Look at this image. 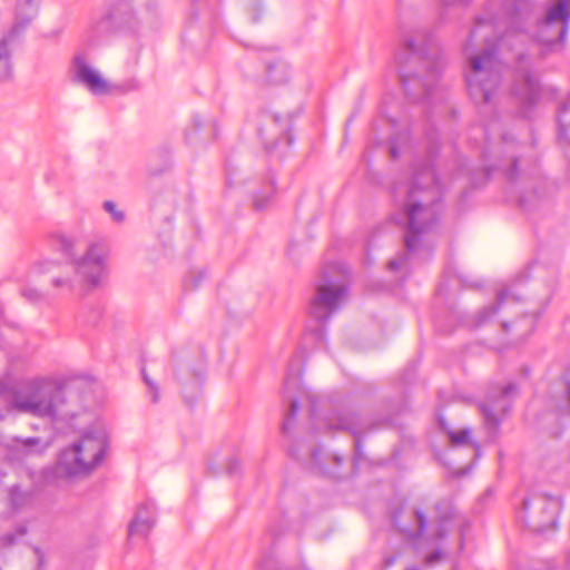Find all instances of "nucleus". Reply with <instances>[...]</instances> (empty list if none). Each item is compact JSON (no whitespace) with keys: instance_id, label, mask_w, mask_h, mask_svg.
<instances>
[{"instance_id":"nucleus-1","label":"nucleus","mask_w":570,"mask_h":570,"mask_svg":"<svg viewBox=\"0 0 570 570\" xmlns=\"http://www.w3.org/2000/svg\"><path fill=\"white\" fill-rule=\"evenodd\" d=\"M533 0H504L502 14L478 17L464 45L469 58L466 86L475 102H489L500 85L501 62L498 55L512 50V41L528 38L523 23L529 19Z\"/></svg>"},{"instance_id":"nucleus-2","label":"nucleus","mask_w":570,"mask_h":570,"mask_svg":"<svg viewBox=\"0 0 570 570\" xmlns=\"http://www.w3.org/2000/svg\"><path fill=\"white\" fill-rule=\"evenodd\" d=\"M393 196L400 206L394 219L406 229V252L392 259L389 268L407 271L416 261L431 256L432 247L426 240V234L438 222L442 209L441 185L431 160H415L412 180L397 181L393 187Z\"/></svg>"},{"instance_id":"nucleus-3","label":"nucleus","mask_w":570,"mask_h":570,"mask_svg":"<svg viewBox=\"0 0 570 570\" xmlns=\"http://www.w3.org/2000/svg\"><path fill=\"white\" fill-rule=\"evenodd\" d=\"M79 420L80 438L60 452L55 465L39 473L28 469L27 476L35 489L65 488L72 479L92 472L105 460L110 445L108 421L96 413H83Z\"/></svg>"},{"instance_id":"nucleus-4","label":"nucleus","mask_w":570,"mask_h":570,"mask_svg":"<svg viewBox=\"0 0 570 570\" xmlns=\"http://www.w3.org/2000/svg\"><path fill=\"white\" fill-rule=\"evenodd\" d=\"M302 371L299 365L291 364L284 381V397L289 403V411L284 420L283 430L288 431L298 411V400L293 396L295 392L306 393L311 399V416L313 424L320 429L330 431H348L354 438L356 468L361 460L360 434L364 432L365 422L351 409L343 404H330L316 400L309 392H306L302 384Z\"/></svg>"},{"instance_id":"nucleus-5","label":"nucleus","mask_w":570,"mask_h":570,"mask_svg":"<svg viewBox=\"0 0 570 570\" xmlns=\"http://www.w3.org/2000/svg\"><path fill=\"white\" fill-rule=\"evenodd\" d=\"M420 31L415 36H403V42L394 56V68L405 94L413 100H428L431 97L433 83L438 80L442 62L431 53L430 43L425 47L417 43V38H424Z\"/></svg>"},{"instance_id":"nucleus-6","label":"nucleus","mask_w":570,"mask_h":570,"mask_svg":"<svg viewBox=\"0 0 570 570\" xmlns=\"http://www.w3.org/2000/svg\"><path fill=\"white\" fill-rule=\"evenodd\" d=\"M59 394L58 383L50 376L28 379L17 386L0 381V421L14 413L53 419Z\"/></svg>"},{"instance_id":"nucleus-7","label":"nucleus","mask_w":570,"mask_h":570,"mask_svg":"<svg viewBox=\"0 0 570 570\" xmlns=\"http://www.w3.org/2000/svg\"><path fill=\"white\" fill-rule=\"evenodd\" d=\"M348 295L347 272L342 264L326 266L315 282L308 313L317 322L315 328L307 327L305 340L315 341L317 347L325 346L324 322L328 321L345 304Z\"/></svg>"},{"instance_id":"nucleus-8","label":"nucleus","mask_w":570,"mask_h":570,"mask_svg":"<svg viewBox=\"0 0 570 570\" xmlns=\"http://www.w3.org/2000/svg\"><path fill=\"white\" fill-rule=\"evenodd\" d=\"M392 520L397 531L415 550H433L426 557L428 564L440 559L439 543L451 530L452 515L438 514L432 521L422 507L403 504L393 513Z\"/></svg>"},{"instance_id":"nucleus-9","label":"nucleus","mask_w":570,"mask_h":570,"mask_svg":"<svg viewBox=\"0 0 570 570\" xmlns=\"http://www.w3.org/2000/svg\"><path fill=\"white\" fill-rule=\"evenodd\" d=\"M37 14V0H0V82L13 73L12 47Z\"/></svg>"},{"instance_id":"nucleus-10","label":"nucleus","mask_w":570,"mask_h":570,"mask_svg":"<svg viewBox=\"0 0 570 570\" xmlns=\"http://www.w3.org/2000/svg\"><path fill=\"white\" fill-rule=\"evenodd\" d=\"M111 248L104 240H92L87 244L82 254L75 256L71 265L73 276H60L52 281L53 286L73 289L77 283L88 287H98L108 277Z\"/></svg>"},{"instance_id":"nucleus-11","label":"nucleus","mask_w":570,"mask_h":570,"mask_svg":"<svg viewBox=\"0 0 570 570\" xmlns=\"http://www.w3.org/2000/svg\"><path fill=\"white\" fill-rule=\"evenodd\" d=\"M570 22V0H547L543 16L538 19L531 38L546 53L562 47Z\"/></svg>"},{"instance_id":"nucleus-12","label":"nucleus","mask_w":570,"mask_h":570,"mask_svg":"<svg viewBox=\"0 0 570 570\" xmlns=\"http://www.w3.org/2000/svg\"><path fill=\"white\" fill-rule=\"evenodd\" d=\"M533 52L517 53V70L512 95L522 106V115L528 117L531 107L543 99H553L557 91L553 87L542 85L537 78L532 61Z\"/></svg>"},{"instance_id":"nucleus-13","label":"nucleus","mask_w":570,"mask_h":570,"mask_svg":"<svg viewBox=\"0 0 570 570\" xmlns=\"http://www.w3.org/2000/svg\"><path fill=\"white\" fill-rule=\"evenodd\" d=\"M70 72L73 81L85 87L94 96H108L115 90L111 80L95 67L85 55L79 53L73 57Z\"/></svg>"},{"instance_id":"nucleus-14","label":"nucleus","mask_w":570,"mask_h":570,"mask_svg":"<svg viewBox=\"0 0 570 570\" xmlns=\"http://www.w3.org/2000/svg\"><path fill=\"white\" fill-rule=\"evenodd\" d=\"M517 395V387L510 383L504 387L491 391L480 409L488 430L493 431L500 423V416L510 409L512 399Z\"/></svg>"},{"instance_id":"nucleus-15","label":"nucleus","mask_w":570,"mask_h":570,"mask_svg":"<svg viewBox=\"0 0 570 570\" xmlns=\"http://www.w3.org/2000/svg\"><path fill=\"white\" fill-rule=\"evenodd\" d=\"M10 461L23 462L31 458L42 455L51 442L40 436L19 438L12 436L0 441Z\"/></svg>"},{"instance_id":"nucleus-16","label":"nucleus","mask_w":570,"mask_h":570,"mask_svg":"<svg viewBox=\"0 0 570 570\" xmlns=\"http://www.w3.org/2000/svg\"><path fill=\"white\" fill-rule=\"evenodd\" d=\"M156 520V505L154 501L147 500L139 504L134 520L129 524L128 535L130 539L136 537L145 538L151 530Z\"/></svg>"},{"instance_id":"nucleus-17","label":"nucleus","mask_w":570,"mask_h":570,"mask_svg":"<svg viewBox=\"0 0 570 570\" xmlns=\"http://www.w3.org/2000/svg\"><path fill=\"white\" fill-rule=\"evenodd\" d=\"M48 240L56 250L72 262L73 257L79 255L77 248L82 237L80 233L75 230L57 229L48 234Z\"/></svg>"},{"instance_id":"nucleus-18","label":"nucleus","mask_w":570,"mask_h":570,"mask_svg":"<svg viewBox=\"0 0 570 570\" xmlns=\"http://www.w3.org/2000/svg\"><path fill=\"white\" fill-rule=\"evenodd\" d=\"M518 298L511 288H503L497 295V302L493 305L484 307L473 320L472 326L480 327L491 322L499 311L517 304Z\"/></svg>"},{"instance_id":"nucleus-19","label":"nucleus","mask_w":570,"mask_h":570,"mask_svg":"<svg viewBox=\"0 0 570 570\" xmlns=\"http://www.w3.org/2000/svg\"><path fill=\"white\" fill-rule=\"evenodd\" d=\"M535 503L537 505H540L544 513L548 514V518L546 520V525H538L534 527L533 530L537 532H543L546 531L547 525H554L556 524V511L559 507V502L556 498H544V497H535L534 499H524L522 503V511L520 514V518L525 521L527 515L530 512L532 503Z\"/></svg>"},{"instance_id":"nucleus-20","label":"nucleus","mask_w":570,"mask_h":570,"mask_svg":"<svg viewBox=\"0 0 570 570\" xmlns=\"http://www.w3.org/2000/svg\"><path fill=\"white\" fill-rule=\"evenodd\" d=\"M439 425L446 433L450 443L453 446H464L472 444L470 429L464 428L459 431L451 430L442 416L439 417Z\"/></svg>"},{"instance_id":"nucleus-21","label":"nucleus","mask_w":570,"mask_h":570,"mask_svg":"<svg viewBox=\"0 0 570 570\" xmlns=\"http://www.w3.org/2000/svg\"><path fill=\"white\" fill-rule=\"evenodd\" d=\"M33 530V522L29 524H18L13 532H6L0 534V549L11 547L19 542H27L24 540L27 533Z\"/></svg>"},{"instance_id":"nucleus-22","label":"nucleus","mask_w":570,"mask_h":570,"mask_svg":"<svg viewBox=\"0 0 570 570\" xmlns=\"http://www.w3.org/2000/svg\"><path fill=\"white\" fill-rule=\"evenodd\" d=\"M32 495L33 490L28 487L22 489L21 484L13 485L9 492L10 503L14 510L28 505L32 500Z\"/></svg>"},{"instance_id":"nucleus-23","label":"nucleus","mask_w":570,"mask_h":570,"mask_svg":"<svg viewBox=\"0 0 570 570\" xmlns=\"http://www.w3.org/2000/svg\"><path fill=\"white\" fill-rule=\"evenodd\" d=\"M259 137L263 139L265 148L268 153H274L279 146H291L292 145V137L288 132L283 131L282 136L277 138L275 142H269L268 138L264 131V129H259L258 131Z\"/></svg>"},{"instance_id":"nucleus-24","label":"nucleus","mask_w":570,"mask_h":570,"mask_svg":"<svg viewBox=\"0 0 570 570\" xmlns=\"http://www.w3.org/2000/svg\"><path fill=\"white\" fill-rule=\"evenodd\" d=\"M18 335V330L14 327L12 323H9L3 317L2 307L0 306V348L2 347V338L8 336L11 341H14Z\"/></svg>"},{"instance_id":"nucleus-25","label":"nucleus","mask_w":570,"mask_h":570,"mask_svg":"<svg viewBox=\"0 0 570 570\" xmlns=\"http://www.w3.org/2000/svg\"><path fill=\"white\" fill-rule=\"evenodd\" d=\"M273 180L271 179L259 193H255L254 195V204L257 208H263L265 206V200L273 194Z\"/></svg>"},{"instance_id":"nucleus-26","label":"nucleus","mask_w":570,"mask_h":570,"mask_svg":"<svg viewBox=\"0 0 570 570\" xmlns=\"http://www.w3.org/2000/svg\"><path fill=\"white\" fill-rule=\"evenodd\" d=\"M56 265V262L52 259H41L33 264L31 268V273L33 275H42L50 272Z\"/></svg>"},{"instance_id":"nucleus-27","label":"nucleus","mask_w":570,"mask_h":570,"mask_svg":"<svg viewBox=\"0 0 570 570\" xmlns=\"http://www.w3.org/2000/svg\"><path fill=\"white\" fill-rule=\"evenodd\" d=\"M104 209L111 216L114 222L120 223L125 218V214L117 208V205L114 202H105Z\"/></svg>"},{"instance_id":"nucleus-28","label":"nucleus","mask_w":570,"mask_h":570,"mask_svg":"<svg viewBox=\"0 0 570 570\" xmlns=\"http://www.w3.org/2000/svg\"><path fill=\"white\" fill-rule=\"evenodd\" d=\"M206 277V273L205 272H197V273H191L188 278L185 281V287L190 289V288H195L199 285L200 282H203Z\"/></svg>"},{"instance_id":"nucleus-29","label":"nucleus","mask_w":570,"mask_h":570,"mask_svg":"<svg viewBox=\"0 0 570 570\" xmlns=\"http://www.w3.org/2000/svg\"><path fill=\"white\" fill-rule=\"evenodd\" d=\"M569 108V106L567 104H563L562 107H561V111L558 116V126H559V134H560V138L561 139H564V140H568V137H567V134H566V128L562 124V120H561V114L564 112L567 109Z\"/></svg>"},{"instance_id":"nucleus-30","label":"nucleus","mask_w":570,"mask_h":570,"mask_svg":"<svg viewBox=\"0 0 570 570\" xmlns=\"http://www.w3.org/2000/svg\"><path fill=\"white\" fill-rule=\"evenodd\" d=\"M144 380L149 389L153 401L156 402L158 400L157 385L154 382H151L146 374H144Z\"/></svg>"},{"instance_id":"nucleus-31","label":"nucleus","mask_w":570,"mask_h":570,"mask_svg":"<svg viewBox=\"0 0 570 570\" xmlns=\"http://www.w3.org/2000/svg\"><path fill=\"white\" fill-rule=\"evenodd\" d=\"M397 139L399 138L395 137L391 140L390 154L393 158L399 157L401 153Z\"/></svg>"},{"instance_id":"nucleus-32","label":"nucleus","mask_w":570,"mask_h":570,"mask_svg":"<svg viewBox=\"0 0 570 570\" xmlns=\"http://www.w3.org/2000/svg\"><path fill=\"white\" fill-rule=\"evenodd\" d=\"M533 316H525L523 320L518 322V325L521 327L522 324L525 325V331L531 332L533 330Z\"/></svg>"},{"instance_id":"nucleus-33","label":"nucleus","mask_w":570,"mask_h":570,"mask_svg":"<svg viewBox=\"0 0 570 570\" xmlns=\"http://www.w3.org/2000/svg\"><path fill=\"white\" fill-rule=\"evenodd\" d=\"M312 461L318 465L320 468H322V460H321V451L320 450H315L313 451L312 453Z\"/></svg>"},{"instance_id":"nucleus-34","label":"nucleus","mask_w":570,"mask_h":570,"mask_svg":"<svg viewBox=\"0 0 570 570\" xmlns=\"http://www.w3.org/2000/svg\"><path fill=\"white\" fill-rule=\"evenodd\" d=\"M227 184L230 187L236 186L238 184V175L228 174L227 175Z\"/></svg>"},{"instance_id":"nucleus-35","label":"nucleus","mask_w":570,"mask_h":570,"mask_svg":"<svg viewBox=\"0 0 570 570\" xmlns=\"http://www.w3.org/2000/svg\"><path fill=\"white\" fill-rule=\"evenodd\" d=\"M269 130H277V131L282 130L283 131V128H279V126H278V118L277 117L271 118Z\"/></svg>"},{"instance_id":"nucleus-36","label":"nucleus","mask_w":570,"mask_h":570,"mask_svg":"<svg viewBox=\"0 0 570 570\" xmlns=\"http://www.w3.org/2000/svg\"><path fill=\"white\" fill-rule=\"evenodd\" d=\"M33 553L38 560V566L39 567H42V563H43V556L41 553V551L38 549V548H33Z\"/></svg>"},{"instance_id":"nucleus-37","label":"nucleus","mask_w":570,"mask_h":570,"mask_svg":"<svg viewBox=\"0 0 570 570\" xmlns=\"http://www.w3.org/2000/svg\"><path fill=\"white\" fill-rule=\"evenodd\" d=\"M443 3L445 4H454V3H461V4H465L468 3L470 0H441Z\"/></svg>"},{"instance_id":"nucleus-38","label":"nucleus","mask_w":570,"mask_h":570,"mask_svg":"<svg viewBox=\"0 0 570 570\" xmlns=\"http://www.w3.org/2000/svg\"><path fill=\"white\" fill-rule=\"evenodd\" d=\"M138 7H148L150 0H134Z\"/></svg>"},{"instance_id":"nucleus-39","label":"nucleus","mask_w":570,"mask_h":570,"mask_svg":"<svg viewBox=\"0 0 570 570\" xmlns=\"http://www.w3.org/2000/svg\"><path fill=\"white\" fill-rule=\"evenodd\" d=\"M332 459L334 460V462H335L336 464H341V462L343 461V458H342V456H340V455H337V454H333V455H332Z\"/></svg>"},{"instance_id":"nucleus-40","label":"nucleus","mask_w":570,"mask_h":570,"mask_svg":"<svg viewBox=\"0 0 570 570\" xmlns=\"http://www.w3.org/2000/svg\"><path fill=\"white\" fill-rule=\"evenodd\" d=\"M517 167H518V160H514L512 164L511 173H510L511 177L513 176L514 171L517 170Z\"/></svg>"},{"instance_id":"nucleus-41","label":"nucleus","mask_w":570,"mask_h":570,"mask_svg":"<svg viewBox=\"0 0 570 570\" xmlns=\"http://www.w3.org/2000/svg\"><path fill=\"white\" fill-rule=\"evenodd\" d=\"M501 325H502V327H503L505 331H509V330H510V324H509L508 322L502 321V322H501Z\"/></svg>"},{"instance_id":"nucleus-42","label":"nucleus","mask_w":570,"mask_h":570,"mask_svg":"<svg viewBox=\"0 0 570 570\" xmlns=\"http://www.w3.org/2000/svg\"><path fill=\"white\" fill-rule=\"evenodd\" d=\"M394 561H395V558H394V557H392V558H386V559H385V562H386V564H387V566L393 564V563H394Z\"/></svg>"},{"instance_id":"nucleus-43","label":"nucleus","mask_w":570,"mask_h":570,"mask_svg":"<svg viewBox=\"0 0 570 570\" xmlns=\"http://www.w3.org/2000/svg\"><path fill=\"white\" fill-rule=\"evenodd\" d=\"M194 121L196 122V126L200 125L198 117L194 118Z\"/></svg>"},{"instance_id":"nucleus-44","label":"nucleus","mask_w":570,"mask_h":570,"mask_svg":"<svg viewBox=\"0 0 570 570\" xmlns=\"http://www.w3.org/2000/svg\"><path fill=\"white\" fill-rule=\"evenodd\" d=\"M229 473H234V468L233 465L229 466Z\"/></svg>"},{"instance_id":"nucleus-45","label":"nucleus","mask_w":570,"mask_h":570,"mask_svg":"<svg viewBox=\"0 0 570 570\" xmlns=\"http://www.w3.org/2000/svg\"><path fill=\"white\" fill-rule=\"evenodd\" d=\"M37 295H30L29 298L30 299H35Z\"/></svg>"},{"instance_id":"nucleus-46","label":"nucleus","mask_w":570,"mask_h":570,"mask_svg":"<svg viewBox=\"0 0 570 570\" xmlns=\"http://www.w3.org/2000/svg\"><path fill=\"white\" fill-rule=\"evenodd\" d=\"M407 570H419L417 568H409Z\"/></svg>"},{"instance_id":"nucleus-47","label":"nucleus","mask_w":570,"mask_h":570,"mask_svg":"<svg viewBox=\"0 0 570 570\" xmlns=\"http://www.w3.org/2000/svg\"><path fill=\"white\" fill-rule=\"evenodd\" d=\"M524 333H528L525 330L523 332H521V335H524Z\"/></svg>"},{"instance_id":"nucleus-48","label":"nucleus","mask_w":570,"mask_h":570,"mask_svg":"<svg viewBox=\"0 0 570 570\" xmlns=\"http://www.w3.org/2000/svg\"><path fill=\"white\" fill-rule=\"evenodd\" d=\"M569 142H570V139H569Z\"/></svg>"}]
</instances>
